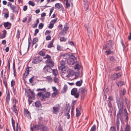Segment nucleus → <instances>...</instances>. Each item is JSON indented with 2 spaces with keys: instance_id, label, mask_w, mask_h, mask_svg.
<instances>
[{
  "instance_id": "f257e3e1",
  "label": "nucleus",
  "mask_w": 131,
  "mask_h": 131,
  "mask_svg": "<svg viewBox=\"0 0 131 131\" xmlns=\"http://www.w3.org/2000/svg\"><path fill=\"white\" fill-rule=\"evenodd\" d=\"M47 65L43 68V71L46 73L47 72H50L52 70L51 67H53L54 65V62L51 59H47L46 61Z\"/></svg>"
},
{
  "instance_id": "f03ea898",
  "label": "nucleus",
  "mask_w": 131,
  "mask_h": 131,
  "mask_svg": "<svg viewBox=\"0 0 131 131\" xmlns=\"http://www.w3.org/2000/svg\"><path fill=\"white\" fill-rule=\"evenodd\" d=\"M122 112L123 111H118L117 115L116 125L117 129L118 131H119V125L120 124L119 120H120L122 123L123 122V119L122 115Z\"/></svg>"
},
{
  "instance_id": "7ed1b4c3",
  "label": "nucleus",
  "mask_w": 131,
  "mask_h": 131,
  "mask_svg": "<svg viewBox=\"0 0 131 131\" xmlns=\"http://www.w3.org/2000/svg\"><path fill=\"white\" fill-rule=\"evenodd\" d=\"M116 102L119 110L118 111H123V100L117 98L116 100Z\"/></svg>"
},
{
  "instance_id": "20e7f679",
  "label": "nucleus",
  "mask_w": 131,
  "mask_h": 131,
  "mask_svg": "<svg viewBox=\"0 0 131 131\" xmlns=\"http://www.w3.org/2000/svg\"><path fill=\"white\" fill-rule=\"evenodd\" d=\"M42 125L40 121L38 122V125H34L32 127H31V131L34 130H38L41 129L42 127Z\"/></svg>"
},
{
  "instance_id": "39448f33",
  "label": "nucleus",
  "mask_w": 131,
  "mask_h": 131,
  "mask_svg": "<svg viewBox=\"0 0 131 131\" xmlns=\"http://www.w3.org/2000/svg\"><path fill=\"white\" fill-rule=\"evenodd\" d=\"M77 89L75 88H73L71 91V94L74 96L76 98H78L79 95V92H77Z\"/></svg>"
},
{
  "instance_id": "423d86ee",
  "label": "nucleus",
  "mask_w": 131,
  "mask_h": 131,
  "mask_svg": "<svg viewBox=\"0 0 131 131\" xmlns=\"http://www.w3.org/2000/svg\"><path fill=\"white\" fill-rule=\"evenodd\" d=\"M65 62L63 60L61 61L60 63V66L59 67V69L62 72L66 71L67 68L65 66Z\"/></svg>"
},
{
  "instance_id": "0eeeda50",
  "label": "nucleus",
  "mask_w": 131,
  "mask_h": 131,
  "mask_svg": "<svg viewBox=\"0 0 131 131\" xmlns=\"http://www.w3.org/2000/svg\"><path fill=\"white\" fill-rule=\"evenodd\" d=\"M114 43L112 40L107 41L106 44V49L110 50L112 48Z\"/></svg>"
},
{
  "instance_id": "6e6552de",
  "label": "nucleus",
  "mask_w": 131,
  "mask_h": 131,
  "mask_svg": "<svg viewBox=\"0 0 131 131\" xmlns=\"http://www.w3.org/2000/svg\"><path fill=\"white\" fill-rule=\"evenodd\" d=\"M42 60V58L40 57H37L35 58L32 61V62L34 64L38 63Z\"/></svg>"
},
{
  "instance_id": "1a4fd4ad",
  "label": "nucleus",
  "mask_w": 131,
  "mask_h": 131,
  "mask_svg": "<svg viewBox=\"0 0 131 131\" xmlns=\"http://www.w3.org/2000/svg\"><path fill=\"white\" fill-rule=\"evenodd\" d=\"M24 116L27 117L29 119H31L30 114L27 110L24 108Z\"/></svg>"
},
{
  "instance_id": "9d476101",
  "label": "nucleus",
  "mask_w": 131,
  "mask_h": 131,
  "mask_svg": "<svg viewBox=\"0 0 131 131\" xmlns=\"http://www.w3.org/2000/svg\"><path fill=\"white\" fill-rule=\"evenodd\" d=\"M75 57H70V58L68 59L67 60V62L68 64L70 65H73L75 61L74 58Z\"/></svg>"
},
{
  "instance_id": "9b49d317",
  "label": "nucleus",
  "mask_w": 131,
  "mask_h": 131,
  "mask_svg": "<svg viewBox=\"0 0 131 131\" xmlns=\"http://www.w3.org/2000/svg\"><path fill=\"white\" fill-rule=\"evenodd\" d=\"M60 108V106L59 105H58V106L53 107L52 112L54 114H57L59 112Z\"/></svg>"
},
{
  "instance_id": "f8f14e48",
  "label": "nucleus",
  "mask_w": 131,
  "mask_h": 131,
  "mask_svg": "<svg viewBox=\"0 0 131 131\" xmlns=\"http://www.w3.org/2000/svg\"><path fill=\"white\" fill-rule=\"evenodd\" d=\"M50 96V93L49 92H46L42 96V98L41 99V101H45L46 98H49Z\"/></svg>"
},
{
  "instance_id": "ddd939ff",
  "label": "nucleus",
  "mask_w": 131,
  "mask_h": 131,
  "mask_svg": "<svg viewBox=\"0 0 131 131\" xmlns=\"http://www.w3.org/2000/svg\"><path fill=\"white\" fill-rule=\"evenodd\" d=\"M67 72L68 74L67 75L66 77L69 78L70 76H72L74 74V72L73 70L69 69L67 70Z\"/></svg>"
},
{
  "instance_id": "4468645a",
  "label": "nucleus",
  "mask_w": 131,
  "mask_h": 131,
  "mask_svg": "<svg viewBox=\"0 0 131 131\" xmlns=\"http://www.w3.org/2000/svg\"><path fill=\"white\" fill-rule=\"evenodd\" d=\"M61 57H62L63 59H66L69 57H74V56L72 54H70L68 53H66L65 54H62L61 56Z\"/></svg>"
},
{
  "instance_id": "2eb2a0df",
  "label": "nucleus",
  "mask_w": 131,
  "mask_h": 131,
  "mask_svg": "<svg viewBox=\"0 0 131 131\" xmlns=\"http://www.w3.org/2000/svg\"><path fill=\"white\" fill-rule=\"evenodd\" d=\"M121 76L120 73H114L112 76V79L113 80H115L119 78Z\"/></svg>"
},
{
  "instance_id": "dca6fc26",
  "label": "nucleus",
  "mask_w": 131,
  "mask_h": 131,
  "mask_svg": "<svg viewBox=\"0 0 131 131\" xmlns=\"http://www.w3.org/2000/svg\"><path fill=\"white\" fill-rule=\"evenodd\" d=\"M79 93H81L82 94V96H83L85 94V93L86 92V90L85 89L81 88L79 89Z\"/></svg>"
},
{
  "instance_id": "f3484780",
  "label": "nucleus",
  "mask_w": 131,
  "mask_h": 131,
  "mask_svg": "<svg viewBox=\"0 0 131 131\" xmlns=\"http://www.w3.org/2000/svg\"><path fill=\"white\" fill-rule=\"evenodd\" d=\"M4 27L7 29H10L11 26V24L8 22L4 23Z\"/></svg>"
},
{
  "instance_id": "a211bd4d",
  "label": "nucleus",
  "mask_w": 131,
  "mask_h": 131,
  "mask_svg": "<svg viewBox=\"0 0 131 131\" xmlns=\"http://www.w3.org/2000/svg\"><path fill=\"white\" fill-rule=\"evenodd\" d=\"M55 9H59L63 7L62 4L60 3H57L55 4Z\"/></svg>"
},
{
  "instance_id": "6ab92c4d",
  "label": "nucleus",
  "mask_w": 131,
  "mask_h": 131,
  "mask_svg": "<svg viewBox=\"0 0 131 131\" xmlns=\"http://www.w3.org/2000/svg\"><path fill=\"white\" fill-rule=\"evenodd\" d=\"M66 33L67 32L62 30L59 32L58 36L59 37H61L65 35Z\"/></svg>"
},
{
  "instance_id": "aec40b11",
  "label": "nucleus",
  "mask_w": 131,
  "mask_h": 131,
  "mask_svg": "<svg viewBox=\"0 0 131 131\" xmlns=\"http://www.w3.org/2000/svg\"><path fill=\"white\" fill-rule=\"evenodd\" d=\"M10 99V94L9 92L8 91L7 93V96H6V103L7 104H8L9 102Z\"/></svg>"
},
{
  "instance_id": "412c9836",
  "label": "nucleus",
  "mask_w": 131,
  "mask_h": 131,
  "mask_svg": "<svg viewBox=\"0 0 131 131\" xmlns=\"http://www.w3.org/2000/svg\"><path fill=\"white\" fill-rule=\"evenodd\" d=\"M35 106L37 108H41L42 106L40 101H37L35 103Z\"/></svg>"
},
{
  "instance_id": "4be33fe9",
  "label": "nucleus",
  "mask_w": 131,
  "mask_h": 131,
  "mask_svg": "<svg viewBox=\"0 0 131 131\" xmlns=\"http://www.w3.org/2000/svg\"><path fill=\"white\" fill-rule=\"evenodd\" d=\"M10 8L13 12H16L18 11V9H17V7L15 6L12 5Z\"/></svg>"
},
{
  "instance_id": "5701e85b",
  "label": "nucleus",
  "mask_w": 131,
  "mask_h": 131,
  "mask_svg": "<svg viewBox=\"0 0 131 131\" xmlns=\"http://www.w3.org/2000/svg\"><path fill=\"white\" fill-rule=\"evenodd\" d=\"M66 112L64 113V114L65 116H67V119H69L70 117V115L69 113L70 112V110H68V109H67L66 110Z\"/></svg>"
},
{
  "instance_id": "b1692460",
  "label": "nucleus",
  "mask_w": 131,
  "mask_h": 131,
  "mask_svg": "<svg viewBox=\"0 0 131 131\" xmlns=\"http://www.w3.org/2000/svg\"><path fill=\"white\" fill-rule=\"evenodd\" d=\"M12 110L15 113H18V111L16 108V104H14L12 108Z\"/></svg>"
},
{
  "instance_id": "393cba45",
  "label": "nucleus",
  "mask_w": 131,
  "mask_h": 131,
  "mask_svg": "<svg viewBox=\"0 0 131 131\" xmlns=\"http://www.w3.org/2000/svg\"><path fill=\"white\" fill-rule=\"evenodd\" d=\"M45 78L46 79V80L48 81L49 82H52V79L50 76H47Z\"/></svg>"
},
{
  "instance_id": "a878e982",
  "label": "nucleus",
  "mask_w": 131,
  "mask_h": 131,
  "mask_svg": "<svg viewBox=\"0 0 131 131\" xmlns=\"http://www.w3.org/2000/svg\"><path fill=\"white\" fill-rule=\"evenodd\" d=\"M116 83L118 87H121L124 84V82L123 81H119L116 82Z\"/></svg>"
},
{
  "instance_id": "bb28decb",
  "label": "nucleus",
  "mask_w": 131,
  "mask_h": 131,
  "mask_svg": "<svg viewBox=\"0 0 131 131\" xmlns=\"http://www.w3.org/2000/svg\"><path fill=\"white\" fill-rule=\"evenodd\" d=\"M54 42V40H52L50 42L49 45L47 46V47L49 48H51V47H53V43Z\"/></svg>"
},
{
  "instance_id": "cd10ccee",
  "label": "nucleus",
  "mask_w": 131,
  "mask_h": 131,
  "mask_svg": "<svg viewBox=\"0 0 131 131\" xmlns=\"http://www.w3.org/2000/svg\"><path fill=\"white\" fill-rule=\"evenodd\" d=\"M82 83V81L81 80L80 81H77L76 83V84L77 86H80L81 85Z\"/></svg>"
},
{
  "instance_id": "c85d7f7f",
  "label": "nucleus",
  "mask_w": 131,
  "mask_h": 131,
  "mask_svg": "<svg viewBox=\"0 0 131 131\" xmlns=\"http://www.w3.org/2000/svg\"><path fill=\"white\" fill-rule=\"evenodd\" d=\"M130 126L128 124V123H127L125 129V131H130Z\"/></svg>"
},
{
  "instance_id": "c756f323",
  "label": "nucleus",
  "mask_w": 131,
  "mask_h": 131,
  "mask_svg": "<svg viewBox=\"0 0 131 131\" xmlns=\"http://www.w3.org/2000/svg\"><path fill=\"white\" fill-rule=\"evenodd\" d=\"M28 90L30 91L31 94L29 95L28 94V95H30V96H31V97H32V98L34 97L35 94L34 93V91H32L30 89H29Z\"/></svg>"
},
{
  "instance_id": "7c9ffc66",
  "label": "nucleus",
  "mask_w": 131,
  "mask_h": 131,
  "mask_svg": "<svg viewBox=\"0 0 131 131\" xmlns=\"http://www.w3.org/2000/svg\"><path fill=\"white\" fill-rule=\"evenodd\" d=\"M67 89V86L66 85H65L64 87L63 88L62 90V92L63 93H65Z\"/></svg>"
},
{
  "instance_id": "2f4dec72",
  "label": "nucleus",
  "mask_w": 131,
  "mask_h": 131,
  "mask_svg": "<svg viewBox=\"0 0 131 131\" xmlns=\"http://www.w3.org/2000/svg\"><path fill=\"white\" fill-rule=\"evenodd\" d=\"M28 69H29L28 67L26 69V71L25 72V73H24V77L25 78H26V77H27V76L28 75V74L29 73V71L28 70Z\"/></svg>"
},
{
  "instance_id": "473e14b6",
  "label": "nucleus",
  "mask_w": 131,
  "mask_h": 131,
  "mask_svg": "<svg viewBox=\"0 0 131 131\" xmlns=\"http://www.w3.org/2000/svg\"><path fill=\"white\" fill-rule=\"evenodd\" d=\"M69 27L67 24L64 25V28L62 30L67 32L69 29Z\"/></svg>"
},
{
  "instance_id": "72a5a7b5",
  "label": "nucleus",
  "mask_w": 131,
  "mask_h": 131,
  "mask_svg": "<svg viewBox=\"0 0 131 131\" xmlns=\"http://www.w3.org/2000/svg\"><path fill=\"white\" fill-rule=\"evenodd\" d=\"M76 111L77 113L76 116L77 117H79L81 114L80 112L79 111V110L78 108H76Z\"/></svg>"
},
{
  "instance_id": "f704fd0d",
  "label": "nucleus",
  "mask_w": 131,
  "mask_h": 131,
  "mask_svg": "<svg viewBox=\"0 0 131 131\" xmlns=\"http://www.w3.org/2000/svg\"><path fill=\"white\" fill-rule=\"evenodd\" d=\"M85 26L86 27L88 32L90 33L91 32L90 28V27L89 26V25L87 24H86L85 25Z\"/></svg>"
},
{
  "instance_id": "c9c22d12",
  "label": "nucleus",
  "mask_w": 131,
  "mask_h": 131,
  "mask_svg": "<svg viewBox=\"0 0 131 131\" xmlns=\"http://www.w3.org/2000/svg\"><path fill=\"white\" fill-rule=\"evenodd\" d=\"M38 40L37 38H34L33 39V40L32 41V44L34 45L36 44V43L38 42Z\"/></svg>"
},
{
  "instance_id": "e433bc0d",
  "label": "nucleus",
  "mask_w": 131,
  "mask_h": 131,
  "mask_svg": "<svg viewBox=\"0 0 131 131\" xmlns=\"http://www.w3.org/2000/svg\"><path fill=\"white\" fill-rule=\"evenodd\" d=\"M52 72L55 76H56L58 75V72L57 70L53 69L52 70Z\"/></svg>"
},
{
  "instance_id": "4c0bfd02",
  "label": "nucleus",
  "mask_w": 131,
  "mask_h": 131,
  "mask_svg": "<svg viewBox=\"0 0 131 131\" xmlns=\"http://www.w3.org/2000/svg\"><path fill=\"white\" fill-rule=\"evenodd\" d=\"M38 54L39 55L44 56L45 54V52L42 51H41L39 52Z\"/></svg>"
},
{
  "instance_id": "58836bf2",
  "label": "nucleus",
  "mask_w": 131,
  "mask_h": 131,
  "mask_svg": "<svg viewBox=\"0 0 131 131\" xmlns=\"http://www.w3.org/2000/svg\"><path fill=\"white\" fill-rule=\"evenodd\" d=\"M12 100L14 102V103H15L14 104H16L18 102V101L14 97L12 98Z\"/></svg>"
},
{
  "instance_id": "ea45409f",
  "label": "nucleus",
  "mask_w": 131,
  "mask_h": 131,
  "mask_svg": "<svg viewBox=\"0 0 131 131\" xmlns=\"http://www.w3.org/2000/svg\"><path fill=\"white\" fill-rule=\"evenodd\" d=\"M107 103L108 106L109 108H112V106L111 102L109 100H108L107 101Z\"/></svg>"
},
{
  "instance_id": "a19ab883",
  "label": "nucleus",
  "mask_w": 131,
  "mask_h": 131,
  "mask_svg": "<svg viewBox=\"0 0 131 131\" xmlns=\"http://www.w3.org/2000/svg\"><path fill=\"white\" fill-rule=\"evenodd\" d=\"M7 65L8 67V69L7 70V74H8V73L9 74V70L10 69V64L9 60L8 61V63H7Z\"/></svg>"
},
{
  "instance_id": "79ce46f5",
  "label": "nucleus",
  "mask_w": 131,
  "mask_h": 131,
  "mask_svg": "<svg viewBox=\"0 0 131 131\" xmlns=\"http://www.w3.org/2000/svg\"><path fill=\"white\" fill-rule=\"evenodd\" d=\"M20 32L19 30H17V32L16 35V37L17 39H19L20 37Z\"/></svg>"
},
{
  "instance_id": "37998d69",
  "label": "nucleus",
  "mask_w": 131,
  "mask_h": 131,
  "mask_svg": "<svg viewBox=\"0 0 131 131\" xmlns=\"http://www.w3.org/2000/svg\"><path fill=\"white\" fill-rule=\"evenodd\" d=\"M41 129H42L43 131H48V128L47 127L44 126L43 125Z\"/></svg>"
},
{
  "instance_id": "c03bdc74",
  "label": "nucleus",
  "mask_w": 131,
  "mask_h": 131,
  "mask_svg": "<svg viewBox=\"0 0 131 131\" xmlns=\"http://www.w3.org/2000/svg\"><path fill=\"white\" fill-rule=\"evenodd\" d=\"M44 24L42 23H40L38 26V28L39 29H42L43 27Z\"/></svg>"
},
{
  "instance_id": "a18cd8bd",
  "label": "nucleus",
  "mask_w": 131,
  "mask_h": 131,
  "mask_svg": "<svg viewBox=\"0 0 131 131\" xmlns=\"http://www.w3.org/2000/svg\"><path fill=\"white\" fill-rule=\"evenodd\" d=\"M57 19H58L57 18L56 19L52 20L50 22V23H52V24L53 25H54V24L56 22Z\"/></svg>"
},
{
  "instance_id": "49530a36",
  "label": "nucleus",
  "mask_w": 131,
  "mask_h": 131,
  "mask_svg": "<svg viewBox=\"0 0 131 131\" xmlns=\"http://www.w3.org/2000/svg\"><path fill=\"white\" fill-rule=\"evenodd\" d=\"M96 129V126L94 125L92 127L90 131H95Z\"/></svg>"
},
{
  "instance_id": "de8ad7c7",
  "label": "nucleus",
  "mask_w": 131,
  "mask_h": 131,
  "mask_svg": "<svg viewBox=\"0 0 131 131\" xmlns=\"http://www.w3.org/2000/svg\"><path fill=\"white\" fill-rule=\"evenodd\" d=\"M60 37V40L61 41H65L66 40V39L64 37Z\"/></svg>"
},
{
  "instance_id": "09e8293b",
  "label": "nucleus",
  "mask_w": 131,
  "mask_h": 131,
  "mask_svg": "<svg viewBox=\"0 0 131 131\" xmlns=\"http://www.w3.org/2000/svg\"><path fill=\"white\" fill-rule=\"evenodd\" d=\"M52 89L54 91V92H56L57 93H58V90L55 87H52Z\"/></svg>"
},
{
  "instance_id": "8fccbe9b",
  "label": "nucleus",
  "mask_w": 131,
  "mask_h": 131,
  "mask_svg": "<svg viewBox=\"0 0 131 131\" xmlns=\"http://www.w3.org/2000/svg\"><path fill=\"white\" fill-rule=\"evenodd\" d=\"M28 4L29 5L33 6H34L35 5V4L31 1H30L29 2Z\"/></svg>"
},
{
  "instance_id": "3c124183",
  "label": "nucleus",
  "mask_w": 131,
  "mask_h": 131,
  "mask_svg": "<svg viewBox=\"0 0 131 131\" xmlns=\"http://www.w3.org/2000/svg\"><path fill=\"white\" fill-rule=\"evenodd\" d=\"M39 90H41L43 91L44 92H46V89L45 88H44L43 89H38L37 90V91H39Z\"/></svg>"
},
{
  "instance_id": "603ef678",
  "label": "nucleus",
  "mask_w": 131,
  "mask_h": 131,
  "mask_svg": "<svg viewBox=\"0 0 131 131\" xmlns=\"http://www.w3.org/2000/svg\"><path fill=\"white\" fill-rule=\"evenodd\" d=\"M66 5L67 8H68L70 6V4L68 3V1H67V2H66Z\"/></svg>"
},
{
  "instance_id": "864d4df0",
  "label": "nucleus",
  "mask_w": 131,
  "mask_h": 131,
  "mask_svg": "<svg viewBox=\"0 0 131 131\" xmlns=\"http://www.w3.org/2000/svg\"><path fill=\"white\" fill-rule=\"evenodd\" d=\"M74 68L75 69H79L80 68V66L79 64H77L75 65Z\"/></svg>"
},
{
  "instance_id": "5fc2aeb1",
  "label": "nucleus",
  "mask_w": 131,
  "mask_h": 131,
  "mask_svg": "<svg viewBox=\"0 0 131 131\" xmlns=\"http://www.w3.org/2000/svg\"><path fill=\"white\" fill-rule=\"evenodd\" d=\"M15 84V81L14 80H12L11 81V85L12 87H13L14 85Z\"/></svg>"
},
{
  "instance_id": "6e6d98bb",
  "label": "nucleus",
  "mask_w": 131,
  "mask_h": 131,
  "mask_svg": "<svg viewBox=\"0 0 131 131\" xmlns=\"http://www.w3.org/2000/svg\"><path fill=\"white\" fill-rule=\"evenodd\" d=\"M57 49L58 50H62V47L59 45H58L57 47Z\"/></svg>"
},
{
  "instance_id": "4d7b16f0",
  "label": "nucleus",
  "mask_w": 131,
  "mask_h": 131,
  "mask_svg": "<svg viewBox=\"0 0 131 131\" xmlns=\"http://www.w3.org/2000/svg\"><path fill=\"white\" fill-rule=\"evenodd\" d=\"M43 95L42 92H39L37 94L38 97H42V96Z\"/></svg>"
},
{
  "instance_id": "13d9d810",
  "label": "nucleus",
  "mask_w": 131,
  "mask_h": 131,
  "mask_svg": "<svg viewBox=\"0 0 131 131\" xmlns=\"http://www.w3.org/2000/svg\"><path fill=\"white\" fill-rule=\"evenodd\" d=\"M39 31V30L38 29H37L35 30V33L34 34V35L35 36H36L37 35V34L38 33Z\"/></svg>"
},
{
  "instance_id": "bf43d9fd",
  "label": "nucleus",
  "mask_w": 131,
  "mask_h": 131,
  "mask_svg": "<svg viewBox=\"0 0 131 131\" xmlns=\"http://www.w3.org/2000/svg\"><path fill=\"white\" fill-rule=\"evenodd\" d=\"M27 96L28 97V101L29 102V105H30L31 102V101H30L29 99H31L32 98V97H31V96H30V95H28Z\"/></svg>"
},
{
  "instance_id": "052dcab7",
  "label": "nucleus",
  "mask_w": 131,
  "mask_h": 131,
  "mask_svg": "<svg viewBox=\"0 0 131 131\" xmlns=\"http://www.w3.org/2000/svg\"><path fill=\"white\" fill-rule=\"evenodd\" d=\"M105 52L107 53V55H109L111 53H112V52L110 50L106 51Z\"/></svg>"
},
{
  "instance_id": "680f3d73",
  "label": "nucleus",
  "mask_w": 131,
  "mask_h": 131,
  "mask_svg": "<svg viewBox=\"0 0 131 131\" xmlns=\"http://www.w3.org/2000/svg\"><path fill=\"white\" fill-rule=\"evenodd\" d=\"M58 94V93H57L56 92H54L52 94V96L53 97H54Z\"/></svg>"
},
{
  "instance_id": "e2e57ef3",
  "label": "nucleus",
  "mask_w": 131,
  "mask_h": 131,
  "mask_svg": "<svg viewBox=\"0 0 131 131\" xmlns=\"http://www.w3.org/2000/svg\"><path fill=\"white\" fill-rule=\"evenodd\" d=\"M53 25H54L52 24V23H50L49 26H48V28L50 29H51L53 27Z\"/></svg>"
},
{
  "instance_id": "0e129e2a",
  "label": "nucleus",
  "mask_w": 131,
  "mask_h": 131,
  "mask_svg": "<svg viewBox=\"0 0 131 131\" xmlns=\"http://www.w3.org/2000/svg\"><path fill=\"white\" fill-rule=\"evenodd\" d=\"M53 80L54 82L55 83H56L58 82V78H57L56 76H55Z\"/></svg>"
},
{
  "instance_id": "69168bd1",
  "label": "nucleus",
  "mask_w": 131,
  "mask_h": 131,
  "mask_svg": "<svg viewBox=\"0 0 131 131\" xmlns=\"http://www.w3.org/2000/svg\"><path fill=\"white\" fill-rule=\"evenodd\" d=\"M51 57L48 54H47L46 57H44V58L45 59L47 58L48 59H51Z\"/></svg>"
},
{
  "instance_id": "338daca9",
  "label": "nucleus",
  "mask_w": 131,
  "mask_h": 131,
  "mask_svg": "<svg viewBox=\"0 0 131 131\" xmlns=\"http://www.w3.org/2000/svg\"><path fill=\"white\" fill-rule=\"evenodd\" d=\"M51 37L50 36H48L46 37V39L47 40H48L51 39Z\"/></svg>"
},
{
  "instance_id": "774afa93",
  "label": "nucleus",
  "mask_w": 131,
  "mask_h": 131,
  "mask_svg": "<svg viewBox=\"0 0 131 131\" xmlns=\"http://www.w3.org/2000/svg\"><path fill=\"white\" fill-rule=\"evenodd\" d=\"M110 130L111 131H115V129L114 127L113 126L111 127Z\"/></svg>"
}]
</instances>
